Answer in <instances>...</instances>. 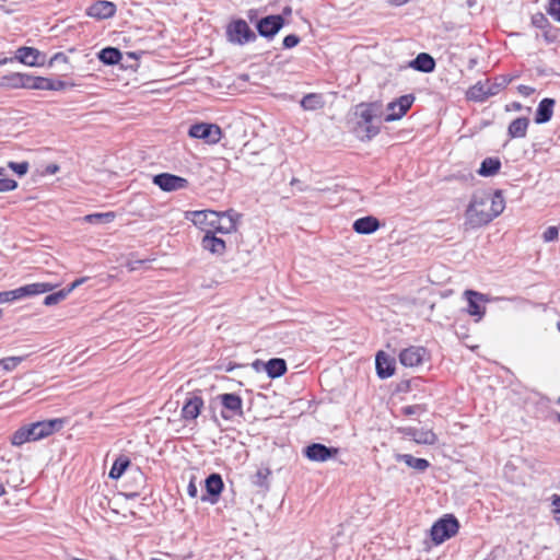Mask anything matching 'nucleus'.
<instances>
[{
  "instance_id": "obj_1",
  "label": "nucleus",
  "mask_w": 560,
  "mask_h": 560,
  "mask_svg": "<svg viewBox=\"0 0 560 560\" xmlns=\"http://www.w3.org/2000/svg\"><path fill=\"white\" fill-rule=\"evenodd\" d=\"M505 209V200L501 191L493 194H475L465 211V231L488 225Z\"/></svg>"
},
{
  "instance_id": "obj_2",
  "label": "nucleus",
  "mask_w": 560,
  "mask_h": 560,
  "mask_svg": "<svg viewBox=\"0 0 560 560\" xmlns=\"http://www.w3.org/2000/svg\"><path fill=\"white\" fill-rule=\"evenodd\" d=\"M381 110L375 104H359L351 116L352 129L358 138L371 139L380 131Z\"/></svg>"
},
{
  "instance_id": "obj_3",
  "label": "nucleus",
  "mask_w": 560,
  "mask_h": 560,
  "mask_svg": "<svg viewBox=\"0 0 560 560\" xmlns=\"http://www.w3.org/2000/svg\"><path fill=\"white\" fill-rule=\"evenodd\" d=\"M63 424L65 420L60 418L26 424L13 433L11 442L15 446H21L27 442H35L61 430Z\"/></svg>"
},
{
  "instance_id": "obj_4",
  "label": "nucleus",
  "mask_w": 560,
  "mask_h": 560,
  "mask_svg": "<svg viewBox=\"0 0 560 560\" xmlns=\"http://www.w3.org/2000/svg\"><path fill=\"white\" fill-rule=\"evenodd\" d=\"M459 522L453 514H445L435 521L430 529V537L434 545H441L457 535Z\"/></svg>"
},
{
  "instance_id": "obj_5",
  "label": "nucleus",
  "mask_w": 560,
  "mask_h": 560,
  "mask_svg": "<svg viewBox=\"0 0 560 560\" xmlns=\"http://www.w3.org/2000/svg\"><path fill=\"white\" fill-rule=\"evenodd\" d=\"M54 284L47 282H36L20 287L14 290L0 292V304L10 303L25 298L38 295L51 291Z\"/></svg>"
},
{
  "instance_id": "obj_6",
  "label": "nucleus",
  "mask_w": 560,
  "mask_h": 560,
  "mask_svg": "<svg viewBox=\"0 0 560 560\" xmlns=\"http://www.w3.org/2000/svg\"><path fill=\"white\" fill-rule=\"evenodd\" d=\"M226 38L230 43L244 46L256 40V33L243 19L231 21L226 26Z\"/></svg>"
},
{
  "instance_id": "obj_7",
  "label": "nucleus",
  "mask_w": 560,
  "mask_h": 560,
  "mask_svg": "<svg viewBox=\"0 0 560 560\" xmlns=\"http://www.w3.org/2000/svg\"><path fill=\"white\" fill-rule=\"evenodd\" d=\"M188 135L195 139H201L208 144H215L221 140V128L215 124L199 122L190 126Z\"/></svg>"
},
{
  "instance_id": "obj_8",
  "label": "nucleus",
  "mask_w": 560,
  "mask_h": 560,
  "mask_svg": "<svg viewBox=\"0 0 560 560\" xmlns=\"http://www.w3.org/2000/svg\"><path fill=\"white\" fill-rule=\"evenodd\" d=\"M218 214L219 212L213 210L191 211L187 213V219L206 234H210L217 233Z\"/></svg>"
},
{
  "instance_id": "obj_9",
  "label": "nucleus",
  "mask_w": 560,
  "mask_h": 560,
  "mask_svg": "<svg viewBox=\"0 0 560 560\" xmlns=\"http://www.w3.org/2000/svg\"><path fill=\"white\" fill-rule=\"evenodd\" d=\"M415 101L416 96L413 94H405L387 103V121L402 118L411 108Z\"/></svg>"
},
{
  "instance_id": "obj_10",
  "label": "nucleus",
  "mask_w": 560,
  "mask_h": 560,
  "mask_svg": "<svg viewBox=\"0 0 560 560\" xmlns=\"http://www.w3.org/2000/svg\"><path fill=\"white\" fill-rule=\"evenodd\" d=\"M430 360V353L424 347L411 346L399 353V361L404 366L416 368Z\"/></svg>"
},
{
  "instance_id": "obj_11",
  "label": "nucleus",
  "mask_w": 560,
  "mask_h": 560,
  "mask_svg": "<svg viewBox=\"0 0 560 560\" xmlns=\"http://www.w3.org/2000/svg\"><path fill=\"white\" fill-rule=\"evenodd\" d=\"M283 24L284 19L281 15H267L257 22L256 28L260 36L271 39L282 28Z\"/></svg>"
},
{
  "instance_id": "obj_12",
  "label": "nucleus",
  "mask_w": 560,
  "mask_h": 560,
  "mask_svg": "<svg viewBox=\"0 0 560 560\" xmlns=\"http://www.w3.org/2000/svg\"><path fill=\"white\" fill-rule=\"evenodd\" d=\"M153 183L163 191H175L187 187L186 178L170 173H161L153 176Z\"/></svg>"
},
{
  "instance_id": "obj_13",
  "label": "nucleus",
  "mask_w": 560,
  "mask_h": 560,
  "mask_svg": "<svg viewBox=\"0 0 560 560\" xmlns=\"http://www.w3.org/2000/svg\"><path fill=\"white\" fill-rule=\"evenodd\" d=\"M465 295L468 302V314L471 316H476L477 320H480L486 313L485 303L488 302V299L486 298V295L472 290H467L465 292Z\"/></svg>"
},
{
  "instance_id": "obj_14",
  "label": "nucleus",
  "mask_w": 560,
  "mask_h": 560,
  "mask_svg": "<svg viewBox=\"0 0 560 560\" xmlns=\"http://www.w3.org/2000/svg\"><path fill=\"white\" fill-rule=\"evenodd\" d=\"M219 399L224 408L221 412L224 419H231L235 415L242 413V398L235 394H222Z\"/></svg>"
},
{
  "instance_id": "obj_15",
  "label": "nucleus",
  "mask_w": 560,
  "mask_h": 560,
  "mask_svg": "<svg viewBox=\"0 0 560 560\" xmlns=\"http://www.w3.org/2000/svg\"><path fill=\"white\" fill-rule=\"evenodd\" d=\"M338 453L337 448L327 447L320 443H313L305 447V456L313 462H326Z\"/></svg>"
},
{
  "instance_id": "obj_16",
  "label": "nucleus",
  "mask_w": 560,
  "mask_h": 560,
  "mask_svg": "<svg viewBox=\"0 0 560 560\" xmlns=\"http://www.w3.org/2000/svg\"><path fill=\"white\" fill-rule=\"evenodd\" d=\"M15 57L20 62L30 67L42 66L45 62V56L33 47H20L16 50Z\"/></svg>"
},
{
  "instance_id": "obj_17",
  "label": "nucleus",
  "mask_w": 560,
  "mask_h": 560,
  "mask_svg": "<svg viewBox=\"0 0 560 560\" xmlns=\"http://www.w3.org/2000/svg\"><path fill=\"white\" fill-rule=\"evenodd\" d=\"M238 218V213L232 209L219 212L217 222V233L230 234L235 232Z\"/></svg>"
},
{
  "instance_id": "obj_18",
  "label": "nucleus",
  "mask_w": 560,
  "mask_h": 560,
  "mask_svg": "<svg viewBox=\"0 0 560 560\" xmlns=\"http://www.w3.org/2000/svg\"><path fill=\"white\" fill-rule=\"evenodd\" d=\"M203 407V399L200 396L194 395L186 399L182 408V418L185 421H192L198 418Z\"/></svg>"
},
{
  "instance_id": "obj_19",
  "label": "nucleus",
  "mask_w": 560,
  "mask_h": 560,
  "mask_svg": "<svg viewBox=\"0 0 560 560\" xmlns=\"http://www.w3.org/2000/svg\"><path fill=\"white\" fill-rule=\"evenodd\" d=\"M201 246L205 250L217 256H222L226 249L225 241L215 236V233L205 234Z\"/></svg>"
},
{
  "instance_id": "obj_20",
  "label": "nucleus",
  "mask_w": 560,
  "mask_h": 560,
  "mask_svg": "<svg viewBox=\"0 0 560 560\" xmlns=\"http://www.w3.org/2000/svg\"><path fill=\"white\" fill-rule=\"evenodd\" d=\"M115 12L116 5L113 2L105 0L96 1L88 10V14L96 19H108L113 16Z\"/></svg>"
},
{
  "instance_id": "obj_21",
  "label": "nucleus",
  "mask_w": 560,
  "mask_h": 560,
  "mask_svg": "<svg viewBox=\"0 0 560 560\" xmlns=\"http://www.w3.org/2000/svg\"><path fill=\"white\" fill-rule=\"evenodd\" d=\"M380 228V222L374 217H363L353 222V230L359 234H371Z\"/></svg>"
},
{
  "instance_id": "obj_22",
  "label": "nucleus",
  "mask_w": 560,
  "mask_h": 560,
  "mask_svg": "<svg viewBox=\"0 0 560 560\" xmlns=\"http://www.w3.org/2000/svg\"><path fill=\"white\" fill-rule=\"evenodd\" d=\"M409 66L415 70L428 73L434 70L435 61L429 54L421 52L410 61Z\"/></svg>"
},
{
  "instance_id": "obj_23",
  "label": "nucleus",
  "mask_w": 560,
  "mask_h": 560,
  "mask_svg": "<svg viewBox=\"0 0 560 560\" xmlns=\"http://www.w3.org/2000/svg\"><path fill=\"white\" fill-rule=\"evenodd\" d=\"M27 84L28 74L18 72L4 75L0 82V86H7L11 89H27Z\"/></svg>"
},
{
  "instance_id": "obj_24",
  "label": "nucleus",
  "mask_w": 560,
  "mask_h": 560,
  "mask_svg": "<svg viewBox=\"0 0 560 560\" xmlns=\"http://www.w3.org/2000/svg\"><path fill=\"white\" fill-rule=\"evenodd\" d=\"M553 106L555 100L552 98H544L542 101H540L537 108L535 121L537 124H545L549 121L553 114Z\"/></svg>"
},
{
  "instance_id": "obj_25",
  "label": "nucleus",
  "mask_w": 560,
  "mask_h": 560,
  "mask_svg": "<svg viewBox=\"0 0 560 560\" xmlns=\"http://www.w3.org/2000/svg\"><path fill=\"white\" fill-rule=\"evenodd\" d=\"M207 492L214 498H218L223 490V480L219 474H211L205 481ZM217 499H212L211 503H215Z\"/></svg>"
},
{
  "instance_id": "obj_26",
  "label": "nucleus",
  "mask_w": 560,
  "mask_h": 560,
  "mask_svg": "<svg viewBox=\"0 0 560 560\" xmlns=\"http://www.w3.org/2000/svg\"><path fill=\"white\" fill-rule=\"evenodd\" d=\"M493 94H495V91L486 89L482 83L478 82L468 89L466 96L470 101L483 102Z\"/></svg>"
},
{
  "instance_id": "obj_27",
  "label": "nucleus",
  "mask_w": 560,
  "mask_h": 560,
  "mask_svg": "<svg viewBox=\"0 0 560 560\" xmlns=\"http://www.w3.org/2000/svg\"><path fill=\"white\" fill-rule=\"evenodd\" d=\"M528 126V118L518 117L509 125L508 133L510 138H524L527 133Z\"/></svg>"
},
{
  "instance_id": "obj_28",
  "label": "nucleus",
  "mask_w": 560,
  "mask_h": 560,
  "mask_svg": "<svg viewBox=\"0 0 560 560\" xmlns=\"http://www.w3.org/2000/svg\"><path fill=\"white\" fill-rule=\"evenodd\" d=\"M501 162L498 158H487L481 162L478 174L485 177L494 176L500 172Z\"/></svg>"
},
{
  "instance_id": "obj_29",
  "label": "nucleus",
  "mask_w": 560,
  "mask_h": 560,
  "mask_svg": "<svg viewBox=\"0 0 560 560\" xmlns=\"http://www.w3.org/2000/svg\"><path fill=\"white\" fill-rule=\"evenodd\" d=\"M265 369H266V372L269 377L276 378V377H280L281 375H283L285 373L287 363L283 359H279V358L270 359L266 363Z\"/></svg>"
},
{
  "instance_id": "obj_30",
  "label": "nucleus",
  "mask_w": 560,
  "mask_h": 560,
  "mask_svg": "<svg viewBox=\"0 0 560 560\" xmlns=\"http://www.w3.org/2000/svg\"><path fill=\"white\" fill-rule=\"evenodd\" d=\"M398 462L406 463L407 466L419 471H424L429 466V462L424 458H416L410 454H398L396 456Z\"/></svg>"
},
{
  "instance_id": "obj_31",
  "label": "nucleus",
  "mask_w": 560,
  "mask_h": 560,
  "mask_svg": "<svg viewBox=\"0 0 560 560\" xmlns=\"http://www.w3.org/2000/svg\"><path fill=\"white\" fill-rule=\"evenodd\" d=\"M130 460L127 456H119L115 459L110 470H109V478L117 480L119 479L122 474L126 471V469L129 467Z\"/></svg>"
},
{
  "instance_id": "obj_32",
  "label": "nucleus",
  "mask_w": 560,
  "mask_h": 560,
  "mask_svg": "<svg viewBox=\"0 0 560 560\" xmlns=\"http://www.w3.org/2000/svg\"><path fill=\"white\" fill-rule=\"evenodd\" d=\"M98 59L105 65H116L121 59V52L115 47H106L98 52Z\"/></svg>"
},
{
  "instance_id": "obj_33",
  "label": "nucleus",
  "mask_w": 560,
  "mask_h": 560,
  "mask_svg": "<svg viewBox=\"0 0 560 560\" xmlns=\"http://www.w3.org/2000/svg\"><path fill=\"white\" fill-rule=\"evenodd\" d=\"M412 438L419 444L433 445L438 441L436 434L431 429L413 430Z\"/></svg>"
},
{
  "instance_id": "obj_34",
  "label": "nucleus",
  "mask_w": 560,
  "mask_h": 560,
  "mask_svg": "<svg viewBox=\"0 0 560 560\" xmlns=\"http://www.w3.org/2000/svg\"><path fill=\"white\" fill-rule=\"evenodd\" d=\"M115 219L114 212L92 213L83 218V221L91 224H108Z\"/></svg>"
},
{
  "instance_id": "obj_35",
  "label": "nucleus",
  "mask_w": 560,
  "mask_h": 560,
  "mask_svg": "<svg viewBox=\"0 0 560 560\" xmlns=\"http://www.w3.org/2000/svg\"><path fill=\"white\" fill-rule=\"evenodd\" d=\"M301 106L305 110H315L323 106V101L317 94H307L301 100Z\"/></svg>"
},
{
  "instance_id": "obj_36",
  "label": "nucleus",
  "mask_w": 560,
  "mask_h": 560,
  "mask_svg": "<svg viewBox=\"0 0 560 560\" xmlns=\"http://www.w3.org/2000/svg\"><path fill=\"white\" fill-rule=\"evenodd\" d=\"M50 80L51 79L48 78L34 77L28 74L27 89L49 91V88H51Z\"/></svg>"
},
{
  "instance_id": "obj_37",
  "label": "nucleus",
  "mask_w": 560,
  "mask_h": 560,
  "mask_svg": "<svg viewBox=\"0 0 560 560\" xmlns=\"http://www.w3.org/2000/svg\"><path fill=\"white\" fill-rule=\"evenodd\" d=\"M5 170L0 167V192L12 191L18 187L14 179L5 178Z\"/></svg>"
},
{
  "instance_id": "obj_38",
  "label": "nucleus",
  "mask_w": 560,
  "mask_h": 560,
  "mask_svg": "<svg viewBox=\"0 0 560 560\" xmlns=\"http://www.w3.org/2000/svg\"><path fill=\"white\" fill-rule=\"evenodd\" d=\"M68 295H69V290H67V289L59 290L58 292L47 295L44 299V304L46 306L55 305V304L59 303L60 301L65 300Z\"/></svg>"
},
{
  "instance_id": "obj_39",
  "label": "nucleus",
  "mask_w": 560,
  "mask_h": 560,
  "mask_svg": "<svg viewBox=\"0 0 560 560\" xmlns=\"http://www.w3.org/2000/svg\"><path fill=\"white\" fill-rule=\"evenodd\" d=\"M376 373L383 380L385 378V351L378 350L375 358Z\"/></svg>"
},
{
  "instance_id": "obj_40",
  "label": "nucleus",
  "mask_w": 560,
  "mask_h": 560,
  "mask_svg": "<svg viewBox=\"0 0 560 560\" xmlns=\"http://www.w3.org/2000/svg\"><path fill=\"white\" fill-rule=\"evenodd\" d=\"M532 24L540 30L548 28L551 30V25L548 19L542 13H536L532 16Z\"/></svg>"
},
{
  "instance_id": "obj_41",
  "label": "nucleus",
  "mask_w": 560,
  "mask_h": 560,
  "mask_svg": "<svg viewBox=\"0 0 560 560\" xmlns=\"http://www.w3.org/2000/svg\"><path fill=\"white\" fill-rule=\"evenodd\" d=\"M547 12L555 21L560 23V0H548Z\"/></svg>"
},
{
  "instance_id": "obj_42",
  "label": "nucleus",
  "mask_w": 560,
  "mask_h": 560,
  "mask_svg": "<svg viewBox=\"0 0 560 560\" xmlns=\"http://www.w3.org/2000/svg\"><path fill=\"white\" fill-rule=\"evenodd\" d=\"M23 361L22 357H9L0 361V365L5 371L14 370Z\"/></svg>"
},
{
  "instance_id": "obj_43",
  "label": "nucleus",
  "mask_w": 560,
  "mask_h": 560,
  "mask_svg": "<svg viewBox=\"0 0 560 560\" xmlns=\"http://www.w3.org/2000/svg\"><path fill=\"white\" fill-rule=\"evenodd\" d=\"M8 166L14 172L16 173L19 176H23L27 173L28 171V163L27 162H21V163H16V162H9L8 163Z\"/></svg>"
},
{
  "instance_id": "obj_44",
  "label": "nucleus",
  "mask_w": 560,
  "mask_h": 560,
  "mask_svg": "<svg viewBox=\"0 0 560 560\" xmlns=\"http://www.w3.org/2000/svg\"><path fill=\"white\" fill-rule=\"evenodd\" d=\"M424 410H425L424 407L421 405L407 406V407L401 408V412L405 416L418 415V413L423 412Z\"/></svg>"
},
{
  "instance_id": "obj_45",
  "label": "nucleus",
  "mask_w": 560,
  "mask_h": 560,
  "mask_svg": "<svg viewBox=\"0 0 560 560\" xmlns=\"http://www.w3.org/2000/svg\"><path fill=\"white\" fill-rule=\"evenodd\" d=\"M559 231L556 226H549L542 234L545 242H551L558 238Z\"/></svg>"
},
{
  "instance_id": "obj_46",
  "label": "nucleus",
  "mask_w": 560,
  "mask_h": 560,
  "mask_svg": "<svg viewBox=\"0 0 560 560\" xmlns=\"http://www.w3.org/2000/svg\"><path fill=\"white\" fill-rule=\"evenodd\" d=\"M299 43H300V38H299V36L294 35V34L287 35L283 38V47L288 48V49L295 47Z\"/></svg>"
},
{
  "instance_id": "obj_47",
  "label": "nucleus",
  "mask_w": 560,
  "mask_h": 560,
  "mask_svg": "<svg viewBox=\"0 0 560 560\" xmlns=\"http://www.w3.org/2000/svg\"><path fill=\"white\" fill-rule=\"evenodd\" d=\"M517 92L522 96L528 97V96H530L535 92V89L529 86V85L521 84V85L517 86Z\"/></svg>"
},
{
  "instance_id": "obj_48",
  "label": "nucleus",
  "mask_w": 560,
  "mask_h": 560,
  "mask_svg": "<svg viewBox=\"0 0 560 560\" xmlns=\"http://www.w3.org/2000/svg\"><path fill=\"white\" fill-rule=\"evenodd\" d=\"M50 85H51V88H49V91H60L67 86V83L63 81H60V80H58V81L50 80Z\"/></svg>"
},
{
  "instance_id": "obj_49",
  "label": "nucleus",
  "mask_w": 560,
  "mask_h": 560,
  "mask_svg": "<svg viewBox=\"0 0 560 560\" xmlns=\"http://www.w3.org/2000/svg\"><path fill=\"white\" fill-rule=\"evenodd\" d=\"M88 280L86 277H83V278H80V279H77L75 281H73L68 288H66L67 290H69V293H71L75 288H78L79 285L83 284L85 281Z\"/></svg>"
},
{
  "instance_id": "obj_50",
  "label": "nucleus",
  "mask_w": 560,
  "mask_h": 560,
  "mask_svg": "<svg viewBox=\"0 0 560 560\" xmlns=\"http://www.w3.org/2000/svg\"><path fill=\"white\" fill-rule=\"evenodd\" d=\"M187 492L191 498H196L198 494V489L195 482L191 480L188 485Z\"/></svg>"
},
{
  "instance_id": "obj_51",
  "label": "nucleus",
  "mask_w": 560,
  "mask_h": 560,
  "mask_svg": "<svg viewBox=\"0 0 560 560\" xmlns=\"http://www.w3.org/2000/svg\"><path fill=\"white\" fill-rule=\"evenodd\" d=\"M269 474H270V470L268 468H266V469H259L257 471L256 476L260 480V479H266L269 476Z\"/></svg>"
},
{
  "instance_id": "obj_52",
  "label": "nucleus",
  "mask_w": 560,
  "mask_h": 560,
  "mask_svg": "<svg viewBox=\"0 0 560 560\" xmlns=\"http://www.w3.org/2000/svg\"><path fill=\"white\" fill-rule=\"evenodd\" d=\"M510 109L521 110L522 109V105L518 102H513V103H511L510 105L506 106V110H510Z\"/></svg>"
},
{
  "instance_id": "obj_53",
  "label": "nucleus",
  "mask_w": 560,
  "mask_h": 560,
  "mask_svg": "<svg viewBox=\"0 0 560 560\" xmlns=\"http://www.w3.org/2000/svg\"><path fill=\"white\" fill-rule=\"evenodd\" d=\"M59 171V166L56 164H50L46 167V172L48 174H56Z\"/></svg>"
},
{
  "instance_id": "obj_54",
  "label": "nucleus",
  "mask_w": 560,
  "mask_h": 560,
  "mask_svg": "<svg viewBox=\"0 0 560 560\" xmlns=\"http://www.w3.org/2000/svg\"><path fill=\"white\" fill-rule=\"evenodd\" d=\"M386 371H387V377H389L394 374V371H395L394 362L392 363V362L387 361Z\"/></svg>"
},
{
  "instance_id": "obj_55",
  "label": "nucleus",
  "mask_w": 560,
  "mask_h": 560,
  "mask_svg": "<svg viewBox=\"0 0 560 560\" xmlns=\"http://www.w3.org/2000/svg\"><path fill=\"white\" fill-rule=\"evenodd\" d=\"M390 4L400 7L407 3L409 0H388Z\"/></svg>"
},
{
  "instance_id": "obj_56",
  "label": "nucleus",
  "mask_w": 560,
  "mask_h": 560,
  "mask_svg": "<svg viewBox=\"0 0 560 560\" xmlns=\"http://www.w3.org/2000/svg\"><path fill=\"white\" fill-rule=\"evenodd\" d=\"M59 58L66 59V57L62 54L58 52V54L54 55V57L50 59L49 65L51 66Z\"/></svg>"
},
{
  "instance_id": "obj_57",
  "label": "nucleus",
  "mask_w": 560,
  "mask_h": 560,
  "mask_svg": "<svg viewBox=\"0 0 560 560\" xmlns=\"http://www.w3.org/2000/svg\"><path fill=\"white\" fill-rule=\"evenodd\" d=\"M4 493H5V489H4L3 476L0 475V497L3 495Z\"/></svg>"
},
{
  "instance_id": "obj_58",
  "label": "nucleus",
  "mask_w": 560,
  "mask_h": 560,
  "mask_svg": "<svg viewBox=\"0 0 560 560\" xmlns=\"http://www.w3.org/2000/svg\"><path fill=\"white\" fill-rule=\"evenodd\" d=\"M548 32H549V31H546V32H545V34H544V35H545V38H546L547 40H551V38H550V37H549V35H548Z\"/></svg>"
},
{
  "instance_id": "obj_59",
  "label": "nucleus",
  "mask_w": 560,
  "mask_h": 560,
  "mask_svg": "<svg viewBox=\"0 0 560 560\" xmlns=\"http://www.w3.org/2000/svg\"><path fill=\"white\" fill-rule=\"evenodd\" d=\"M69 560H85L83 558L70 557Z\"/></svg>"
},
{
  "instance_id": "obj_60",
  "label": "nucleus",
  "mask_w": 560,
  "mask_h": 560,
  "mask_svg": "<svg viewBox=\"0 0 560 560\" xmlns=\"http://www.w3.org/2000/svg\"><path fill=\"white\" fill-rule=\"evenodd\" d=\"M558 421L560 422V415L557 416Z\"/></svg>"
},
{
  "instance_id": "obj_61",
  "label": "nucleus",
  "mask_w": 560,
  "mask_h": 560,
  "mask_svg": "<svg viewBox=\"0 0 560 560\" xmlns=\"http://www.w3.org/2000/svg\"><path fill=\"white\" fill-rule=\"evenodd\" d=\"M558 328H559V331H560V323L558 324Z\"/></svg>"
},
{
  "instance_id": "obj_62",
  "label": "nucleus",
  "mask_w": 560,
  "mask_h": 560,
  "mask_svg": "<svg viewBox=\"0 0 560 560\" xmlns=\"http://www.w3.org/2000/svg\"><path fill=\"white\" fill-rule=\"evenodd\" d=\"M559 404H560V397H559Z\"/></svg>"
}]
</instances>
